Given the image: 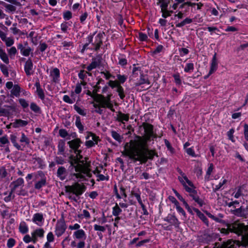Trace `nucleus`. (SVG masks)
<instances>
[{
	"instance_id": "1",
	"label": "nucleus",
	"mask_w": 248,
	"mask_h": 248,
	"mask_svg": "<svg viewBox=\"0 0 248 248\" xmlns=\"http://www.w3.org/2000/svg\"><path fill=\"white\" fill-rule=\"evenodd\" d=\"M139 138L140 140L137 141L138 142L134 141L125 143L122 154L134 162L140 161L145 163L148 159H152L156 154L154 150L148 149L146 141Z\"/></svg>"
},
{
	"instance_id": "2",
	"label": "nucleus",
	"mask_w": 248,
	"mask_h": 248,
	"mask_svg": "<svg viewBox=\"0 0 248 248\" xmlns=\"http://www.w3.org/2000/svg\"><path fill=\"white\" fill-rule=\"evenodd\" d=\"M81 141L79 139H76L68 142L69 147L74 150L76 156L71 157L70 164L75 168L76 173L73 174L78 181H82L86 177H91V173L89 165L82 160V156L80 155L81 151L78 150Z\"/></svg>"
},
{
	"instance_id": "3",
	"label": "nucleus",
	"mask_w": 248,
	"mask_h": 248,
	"mask_svg": "<svg viewBox=\"0 0 248 248\" xmlns=\"http://www.w3.org/2000/svg\"><path fill=\"white\" fill-rule=\"evenodd\" d=\"M229 231L233 232L239 235H241L243 244L248 247V226L239 222H235L227 224V229H222L221 232L228 233Z\"/></svg>"
},
{
	"instance_id": "4",
	"label": "nucleus",
	"mask_w": 248,
	"mask_h": 248,
	"mask_svg": "<svg viewBox=\"0 0 248 248\" xmlns=\"http://www.w3.org/2000/svg\"><path fill=\"white\" fill-rule=\"evenodd\" d=\"M24 181L22 178H18L17 180L11 183L12 193H15L18 195L25 196L27 192L23 188Z\"/></svg>"
},
{
	"instance_id": "5",
	"label": "nucleus",
	"mask_w": 248,
	"mask_h": 248,
	"mask_svg": "<svg viewBox=\"0 0 248 248\" xmlns=\"http://www.w3.org/2000/svg\"><path fill=\"white\" fill-rule=\"evenodd\" d=\"M180 173L181 175L178 177V180L186 191L191 194L196 193L195 186L193 183L188 179L185 173L182 172Z\"/></svg>"
},
{
	"instance_id": "6",
	"label": "nucleus",
	"mask_w": 248,
	"mask_h": 248,
	"mask_svg": "<svg viewBox=\"0 0 248 248\" xmlns=\"http://www.w3.org/2000/svg\"><path fill=\"white\" fill-rule=\"evenodd\" d=\"M173 2V0H158L157 4L159 5L161 8V11L162 13V16L164 18H167L171 16L173 13L172 10L169 9L168 6Z\"/></svg>"
},
{
	"instance_id": "7",
	"label": "nucleus",
	"mask_w": 248,
	"mask_h": 248,
	"mask_svg": "<svg viewBox=\"0 0 248 248\" xmlns=\"http://www.w3.org/2000/svg\"><path fill=\"white\" fill-rule=\"evenodd\" d=\"M143 128L144 129L145 136L143 137L137 136L134 140H130L129 142L136 141V142H138L137 141L140 140L139 138H140L142 139L144 141H146V143H147L150 138L153 136V127L151 124H145L143 125Z\"/></svg>"
},
{
	"instance_id": "8",
	"label": "nucleus",
	"mask_w": 248,
	"mask_h": 248,
	"mask_svg": "<svg viewBox=\"0 0 248 248\" xmlns=\"http://www.w3.org/2000/svg\"><path fill=\"white\" fill-rule=\"evenodd\" d=\"M67 229V226L65 221L63 217L57 220L55 227V233L58 237L61 236L65 232Z\"/></svg>"
},
{
	"instance_id": "9",
	"label": "nucleus",
	"mask_w": 248,
	"mask_h": 248,
	"mask_svg": "<svg viewBox=\"0 0 248 248\" xmlns=\"http://www.w3.org/2000/svg\"><path fill=\"white\" fill-rule=\"evenodd\" d=\"M111 95V94H108L106 97L103 95H100V98L98 100V102L101 108H107L110 109L112 112H114L115 109L113 108V105L110 100Z\"/></svg>"
},
{
	"instance_id": "10",
	"label": "nucleus",
	"mask_w": 248,
	"mask_h": 248,
	"mask_svg": "<svg viewBox=\"0 0 248 248\" xmlns=\"http://www.w3.org/2000/svg\"><path fill=\"white\" fill-rule=\"evenodd\" d=\"M34 188L40 189L45 186L46 184V178L44 172L41 170L38 171L37 178L34 180Z\"/></svg>"
},
{
	"instance_id": "11",
	"label": "nucleus",
	"mask_w": 248,
	"mask_h": 248,
	"mask_svg": "<svg viewBox=\"0 0 248 248\" xmlns=\"http://www.w3.org/2000/svg\"><path fill=\"white\" fill-rule=\"evenodd\" d=\"M6 87L8 89H11V96L18 97L20 96L21 88L18 84L13 85L12 81H8L6 83Z\"/></svg>"
},
{
	"instance_id": "12",
	"label": "nucleus",
	"mask_w": 248,
	"mask_h": 248,
	"mask_svg": "<svg viewBox=\"0 0 248 248\" xmlns=\"http://www.w3.org/2000/svg\"><path fill=\"white\" fill-rule=\"evenodd\" d=\"M108 84L112 89L116 88V92L118 93V95L121 99H123L125 97L124 89L119 84V82L117 80H109Z\"/></svg>"
},
{
	"instance_id": "13",
	"label": "nucleus",
	"mask_w": 248,
	"mask_h": 248,
	"mask_svg": "<svg viewBox=\"0 0 248 248\" xmlns=\"http://www.w3.org/2000/svg\"><path fill=\"white\" fill-rule=\"evenodd\" d=\"M87 140L85 142V145L88 148H91L98 143L99 140V137L92 133H89L86 137Z\"/></svg>"
},
{
	"instance_id": "14",
	"label": "nucleus",
	"mask_w": 248,
	"mask_h": 248,
	"mask_svg": "<svg viewBox=\"0 0 248 248\" xmlns=\"http://www.w3.org/2000/svg\"><path fill=\"white\" fill-rule=\"evenodd\" d=\"M105 36L104 32L97 34L93 38L92 36H89L88 39L90 42L95 46H100L102 45V38Z\"/></svg>"
},
{
	"instance_id": "15",
	"label": "nucleus",
	"mask_w": 248,
	"mask_h": 248,
	"mask_svg": "<svg viewBox=\"0 0 248 248\" xmlns=\"http://www.w3.org/2000/svg\"><path fill=\"white\" fill-rule=\"evenodd\" d=\"M31 221L39 227H42L45 222L44 215L42 213H36L33 215Z\"/></svg>"
},
{
	"instance_id": "16",
	"label": "nucleus",
	"mask_w": 248,
	"mask_h": 248,
	"mask_svg": "<svg viewBox=\"0 0 248 248\" xmlns=\"http://www.w3.org/2000/svg\"><path fill=\"white\" fill-rule=\"evenodd\" d=\"M231 213L235 216L240 217H247L248 215V209L243 206H240L236 209H231Z\"/></svg>"
},
{
	"instance_id": "17",
	"label": "nucleus",
	"mask_w": 248,
	"mask_h": 248,
	"mask_svg": "<svg viewBox=\"0 0 248 248\" xmlns=\"http://www.w3.org/2000/svg\"><path fill=\"white\" fill-rule=\"evenodd\" d=\"M164 220L169 222L171 226H174L175 228L179 227L180 222L173 214H169L164 218Z\"/></svg>"
},
{
	"instance_id": "18",
	"label": "nucleus",
	"mask_w": 248,
	"mask_h": 248,
	"mask_svg": "<svg viewBox=\"0 0 248 248\" xmlns=\"http://www.w3.org/2000/svg\"><path fill=\"white\" fill-rule=\"evenodd\" d=\"M45 231L42 228H37L31 233V235L33 237V243H35L38 241V238H43L44 237Z\"/></svg>"
},
{
	"instance_id": "19",
	"label": "nucleus",
	"mask_w": 248,
	"mask_h": 248,
	"mask_svg": "<svg viewBox=\"0 0 248 248\" xmlns=\"http://www.w3.org/2000/svg\"><path fill=\"white\" fill-rule=\"evenodd\" d=\"M217 53H215L213 56L210 63V69L208 75L205 78L208 77L210 75L214 73L218 68V62L217 59Z\"/></svg>"
},
{
	"instance_id": "20",
	"label": "nucleus",
	"mask_w": 248,
	"mask_h": 248,
	"mask_svg": "<svg viewBox=\"0 0 248 248\" xmlns=\"http://www.w3.org/2000/svg\"><path fill=\"white\" fill-rule=\"evenodd\" d=\"M50 77L53 82L57 83L60 81V72L58 68H54L50 72Z\"/></svg>"
},
{
	"instance_id": "21",
	"label": "nucleus",
	"mask_w": 248,
	"mask_h": 248,
	"mask_svg": "<svg viewBox=\"0 0 248 248\" xmlns=\"http://www.w3.org/2000/svg\"><path fill=\"white\" fill-rule=\"evenodd\" d=\"M72 192L76 195L79 196L81 195L84 191V187L78 184H77L74 186H73L70 188Z\"/></svg>"
},
{
	"instance_id": "22",
	"label": "nucleus",
	"mask_w": 248,
	"mask_h": 248,
	"mask_svg": "<svg viewBox=\"0 0 248 248\" xmlns=\"http://www.w3.org/2000/svg\"><path fill=\"white\" fill-rule=\"evenodd\" d=\"M73 236L75 239L79 240H85L86 239V232L82 229L75 231L73 232Z\"/></svg>"
},
{
	"instance_id": "23",
	"label": "nucleus",
	"mask_w": 248,
	"mask_h": 248,
	"mask_svg": "<svg viewBox=\"0 0 248 248\" xmlns=\"http://www.w3.org/2000/svg\"><path fill=\"white\" fill-rule=\"evenodd\" d=\"M239 246V242L229 240L226 242H224L220 246V248H236Z\"/></svg>"
},
{
	"instance_id": "24",
	"label": "nucleus",
	"mask_w": 248,
	"mask_h": 248,
	"mask_svg": "<svg viewBox=\"0 0 248 248\" xmlns=\"http://www.w3.org/2000/svg\"><path fill=\"white\" fill-rule=\"evenodd\" d=\"M28 124V122L27 121L23 120L21 119H16L12 124V125L13 127L15 128H17L25 126Z\"/></svg>"
},
{
	"instance_id": "25",
	"label": "nucleus",
	"mask_w": 248,
	"mask_h": 248,
	"mask_svg": "<svg viewBox=\"0 0 248 248\" xmlns=\"http://www.w3.org/2000/svg\"><path fill=\"white\" fill-rule=\"evenodd\" d=\"M33 68V63L31 59H28L25 64L24 70L26 74L28 76H30L32 74Z\"/></svg>"
},
{
	"instance_id": "26",
	"label": "nucleus",
	"mask_w": 248,
	"mask_h": 248,
	"mask_svg": "<svg viewBox=\"0 0 248 248\" xmlns=\"http://www.w3.org/2000/svg\"><path fill=\"white\" fill-rule=\"evenodd\" d=\"M57 175L61 180H64L67 176L65 168L62 166L60 167L57 170Z\"/></svg>"
},
{
	"instance_id": "27",
	"label": "nucleus",
	"mask_w": 248,
	"mask_h": 248,
	"mask_svg": "<svg viewBox=\"0 0 248 248\" xmlns=\"http://www.w3.org/2000/svg\"><path fill=\"white\" fill-rule=\"evenodd\" d=\"M100 60L99 58H93L91 64L87 67L88 71H90L93 69L96 68L100 64Z\"/></svg>"
},
{
	"instance_id": "28",
	"label": "nucleus",
	"mask_w": 248,
	"mask_h": 248,
	"mask_svg": "<svg viewBox=\"0 0 248 248\" xmlns=\"http://www.w3.org/2000/svg\"><path fill=\"white\" fill-rule=\"evenodd\" d=\"M59 134L60 136L63 138H66V140H70L71 137L72 138H75L76 137V134L73 133L70 135L67 131L64 129H61L59 131Z\"/></svg>"
},
{
	"instance_id": "29",
	"label": "nucleus",
	"mask_w": 248,
	"mask_h": 248,
	"mask_svg": "<svg viewBox=\"0 0 248 248\" xmlns=\"http://www.w3.org/2000/svg\"><path fill=\"white\" fill-rule=\"evenodd\" d=\"M193 210L196 212L197 216L204 222V223H205L206 226H208V220L205 215L197 208H193Z\"/></svg>"
},
{
	"instance_id": "30",
	"label": "nucleus",
	"mask_w": 248,
	"mask_h": 248,
	"mask_svg": "<svg viewBox=\"0 0 248 248\" xmlns=\"http://www.w3.org/2000/svg\"><path fill=\"white\" fill-rule=\"evenodd\" d=\"M65 140H61L59 141L58 145V155H63L65 151Z\"/></svg>"
},
{
	"instance_id": "31",
	"label": "nucleus",
	"mask_w": 248,
	"mask_h": 248,
	"mask_svg": "<svg viewBox=\"0 0 248 248\" xmlns=\"http://www.w3.org/2000/svg\"><path fill=\"white\" fill-rule=\"evenodd\" d=\"M18 229L19 232L22 234H25L29 232L28 226L24 221L20 222Z\"/></svg>"
},
{
	"instance_id": "32",
	"label": "nucleus",
	"mask_w": 248,
	"mask_h": 248,
	"mask_svg": "<svg viewBox=\"0 0 248 248\" xmlns=\"http://www.w3.org/2000/svg\"><path fill=\"white\" fill-rule=\"evenodd\" d=\"M17 23H15L13 24L12 27L10 28V30L14 35H18L21 36L24 35L25 33L16 27Z\"/></svg>"
},
{
	"instance_id": "33",
	"label": "nucleus",
	"mask_w": 248,
	"mask_h": 248,
	"mask_svg": "<svg viewBox=\"0 0 248 248\" xmlns=\"http://www.w3.org/2000/svg\"><path fill=\"white\" fill-rule=\"evenodd\" d=\"M129 120V115L119 112L117 115V120L124 123V121L127 122Z\"/></svg>"
},
{
	"instance_id": "34",
	"label": "nucleus",
	"mask_w": 248,
	"mask_h": 248,
	"mask_svg": "<svg viewBox=\"0 0 248 248\" xmlns=\"http://www.w3.org/2000/svg\"><path fill=\"white\" fill-rule=\"evenodd\" d=\"M74 108L78 113L79 115L85 116L87 114V111L86 109L83 108L82 107H79L77 105L75 104L74 105Z\"/></svg>"
},
{
	"instance_id": "35",
	"label": "nucleus",
	"mask_w": 248,
	"mask_h": 248,
	"mask_svg": "<svg viewBox=\"0 0 248 248\" xmlns=\"http://www.w3.org/2000/svg\"><path fill=\"white\" fill-rule=\"evenodd\" d=\"M118 204L116 203L115 206L112 208V215L114 216H119L122 213V210Z\"/></svg>"
},
{
	"instance_id": "36",
	"label": "nucleus",
	"mask_w": 248,
	"mask_h": 248,
	"mask_svg": "<svg viewBox=\"0 0 248 248\" xmlns=\"http://www.w3.org/2000/svg\"><path fill=\"white\" fill-rule=\"evenodd\" d=\"M146 84L148 85L150 84V83L148 80V79L145 78L144 76L141 75L140 77V80L139 81H137L135 83V85L138 86H140L141 84Z\"/></svg>"
},
{
	"instance_id": "37",
	"label": "nucleus",
	"mask_w": 248,
	"mask_h": 248,
	"mask_svg": "<svg viewBox=\"0 0 248 248\" xmlns=\"http://www.w3.org/2000/svg\"><path fill=\"white\" fill-rule=\"evenodd\" d=\"M133 195L136 198L138 202L140 204L142 210H145L146 211V207L145 205L143 204L140 195V194L138 193H132Z\"/></svg>"
},
{
	"instance_id": "38",
	"label": "nucleus",
	"mask_w": 248,
	"mask_h": 248,
	"mask_svg": "<svg viewBox=\"0 0 248 248\" xmlns=\"http://www.w3.org/2000/svg\"><path fill=\"white\" fill-rule=\"evenodd\" d=\"M0 58L5 63H9V59L8 56L4 50H3L1 47H0Z\"/></svg>"
},
{
	"instance_id": "39",
	"label": "nucleus",
	"mask_w": 248,
	"mask_h": 248,
	"mask_svg": "<svg viewBox=\"0 0 248 248\" xmlns=\"http://www.w3.org/2000/svg\"><path fill=\"white\" fill-rule=\"evenodd\" d=\"M30 108L32 111L36 113H41L40 108L35 103L31 102L30 104Z\"/></svg>"
},
{
	"instance_id": "40",
	"label": "nucleus",
	"mask_w": 248,
	"mask_h": 248,
	"mask_svg": "<svg viewBox=\"0 0 248 248\" xmlns=\"http://www.w3.org/2000/svg\"><path fill=\"white\" fill-rule=\"evenodd\" d=\"M112 137L116 141L119 142H121L122 141L123 137L117 132L112 131L111 132Z\"/></svg>"
},
{
	"instance_id": "41",
	"label": "nucleus",
	"mask_w": 248,
	"mask_h": 248,
	"mask_svg": "<svg viewBox=\"0 0 248 248\" xmlns=\"http://www.w3.org/2000/svg\"><path fill=\"white\" fill-rule=\"evenodd\" d=\"M75 124L79 129L80 132H82L83 131L84 126L81 122L80 118L79 116L76 117Z\"/></svg>"
},
{
	"instance_id": "42",
	"label": "nucleus",
	"mask_w": 248,
	"mask_h": 248,
	"mask_svg": "<svg viewBox=\"0 0 248 248\" xmlns=\"http://www.w3.org/2000/svg\"><path fill=\"white\" fill-rule=\"evenodd\" d=\"M11 142L13 144L14 146L18 150H23V148L21 145H19L16 140V137L13 136L11 138Z\"/></svg>"
},
{
	"instance_id": "43",
	"label": "nucleus",
	"mask_w": 248,
	"mask_h": 248,
	"mask_svg": "<svg viewBox=\"0 0 248 248\" xmlns=\"http://www.w3.org/2000/svg\"><path fill=\"white\" fill-rule=\"evenodd\" d=\"M226 205L231 207V209H236V208L239 206V202L238 201H234L227 203Z\"/></svg>"
},
{
	"instance_id": "44",
	"label": "nucleus",
	"mask_w": 248,
	"mask_h": 248,
	"mask_svg": "<svg viewBox=\"0 0 248 248\" xmlns=\"http://www.w3.org/2000/svg\"><path fill=\"white\" fill-rule=\"evenodd\" d=\"M194 70V64L193 63H187L184 68V71L186 73H191Z\"/></svg>"
},
{
	"instance_id": "45",
	"label": "nucleus",
	"mask_w": 248,
	"mask_h": 248,
	"mask_svg": "<svg viewBox=\"0 0 248 248\" xmlns=\"http://www.w3.org/2000/svg\"><path fill=\"white\" fill-rule=\"evenodd\" d=\"M226 179L222 178L220 180V181L219 182L218 184L216 185L214 187V190L215 191L218 190L226 183Z\"/></svg>"
},
{
	"instance_id": "46",
	"label": "nucleus",
	"mask_w": 248,
	"mask_h": 248,
	"mask_svg": "<svg viewBox=\"0 0 248 248\" xmlns=\"http://www.w3.org/2000/svg\"><path fill=\"white\" fill-rule=\"evenodd\" d=\"M62 99L64 102L70 104H73L76 101V99L75 98H71L68 95H64L63 96Z\"/></svg>"
},
{
	"instance_id": "47",
	"label": "nucleus",
	"mask_w": 248,
	"mask_h": 248,
	"mask_svg": "<svg viewBox=\"0 0 248 248\" xmlns=\"http://www.w3.org/2000/svg\"><path fill=\"white\" fill-rule=\"evenodd\" d=\"M78 217L81 218H85L86 219H90L91 218V215L89 211L84 209L82 211V214L78 215Z\"/></svg>"
},
{
	"instance_id": "48",
	"label": "nucleus",
	"mask_w": 248,
	"mask_h": 248,
	"mask_svg": "<svg viewBox=\"0 0 248 248\" xmlns=\"http://www.w3.org/2000/svg\"><path fill=\"white\" fill-rule=\"evenodd\" d=\"M117 78L118 80L117 81L119 82V84H123L126 80L127 77L125 75H121L120 74L117 75Z\"/></svg>"
},
{
	"instance_id": "49",
	"label": "nucleus",
	"mask_w": 248,
	"mask_h": 248,
	"mask_svg": "<svg viewBox=\"0 0 248 248\" xmlns=\"http://www.w3.org/2000/svg\"><path fill=\"white\" fill-rule=\"evenodd\" d=\"M20 142L21 143H24L25 145H29L30 141L29 139L25 135V134L24 133H22Z\"/></svg>"
},
{
	"instance_id": "50",
	"label": "nucleus",
	"mask_w": 248,
	"mask_h": 248,
	"mask_svg": "<svg viewBox=\"0 0 248 248\" xmlns=\"http://www.w3.org/2000/svg\"><path fill=\"white\" fill-rule=\"evenodd\" d=\"M47 241L45 243L50 244V243L53 242L54 241V235L52 232H48L46 235Z\"/></svg>"
},
{
	"instance_id": "51",
	"label": "nucleus",
	"mask_w": 248,
	"mask_h": 248,
	"mask_svg": "<svg viewBox=\"0 0 248 248\" xmlns=\"http://www.w3.org/2000/svg\"><path fill=\"white\" fill-rule=\"evenodd\" d=\"M21 48V52L22 55L25 56H28L30 55V52L31 51V47H20Z\"/></svg>"
},
{
	"instance_id": "52",
	"label": "nucleus",
	"mask_w": 248,
	"mask_h": 248,
	"mask_svg": "<svg viewBox=\"0 0 248 248\" xmlns=\"http://www.w3.org/2000/svg\"><path fill=\"white\" fill-rule=\"evenodd\" d=\"M0 68L3 74L5 77H8L9 76V72L7 66L4 64H1L0 65Z\"/></svg>"
},
{
	"instance_id": "53",
	"label": "nucleus",
	"mask_w": 248,
	"mask_h": 248,
	"mask_svg": "<svg viewBox=\"0 0 248 248\" xmlns=\"http://www.w3.org/2000/svg\"><path fill=\"white\" fill-rule=\"evenodd\" d=\"M18 102L23 108H26L29 107L28 102L24 99L20 98L18 99Z\"/></svg>"
},
{
	"instance_id": "54",
	"label": "nucleus",
	"mask_w": 248,
	"mask_h": 248,
	"mask_svg": "<svg viewBox=\"0 0 248 248\" xmlns=\"http://www.w3.org/2000/svg\"><path fill=\"white\" fill-rule=\"evenodd\" d=\"M2 41L5 42L8 46H10L14 44V39L12 37H7L6 36L5 39H4Z\"/></svg>"
},
{
	"instance_id": "55",
	"label": "nucleus",
	"mask_w": 248,
	"mask_h": 248,
	"mask_svg": "<svg viewBox=\"0 0 248 248\" xmlns=\"http://www.w3.org/2000/svg\"><path fill=\"white\" fill-rule=\"evenodd\" d=\"M97 177V181H108L109 179V176L108 175L105 176L103 174H99L97 173L96 174Z\"/></svg>"
},
{
	"instance_id": "56",
	"label": "nucleus",
	"mask_w": 248,
	"mask_h": 248,
	"mask_svg": "<svg viewBox=\"0 0 248 248\" xmlns=\"http://www.w3.org/2000/svg\"><path fill=\"white\" fill-rule=\"evenodd\" d=\"M234 133V130L233 128H232L229 130L227 132V136L230 140H231L232 142H234V139L233 138V134Z\"/></svg>"
},
{
	"instance_id": "57",
	"label": "nucleus",
	"mask_w": 248,
	"mask_h": 248,
	"mask_svg": "<svg viewBox=\"0 0 248 248\" xmlns=\"http://www.w3.org/2000/svg\"><path fill=\"white\" fill-rule=\"evenodd\" d=\"M37 176H38V171L34 172V173L28 174L27 175V176L26 177V179L27 181H29L33 178V181H34V180H35L36 178H37Z\"/></svg>"
},
{
	"instance_id": "58",
	"label": "nucleus",
	"mask_w": 248,
	"mask_h": 248,
	"mask_svg": "<svg viewBox=\"0 0 248 248\" xmlns=\"http://www.w3.org/2000/svg\"><path fill=\"white\" fill-rule=\"evenodd\" d=\"M54 160L56 164L62 165L65 163V159L62 156H55Z\"/></svg>"
},
{
	"instance_id": "59",
	"label": "nucleus",
	"mask_w": 248,
	"mask_h": 248,
	"mask_svg": "<svg viewBox=\"0 0 248 248\" xmlns=\"http://www.w3.org/2000/svg\"><path fill=\"white\" fill-rule=\"evenodd\" d=\"M8 142L9 140L6 135L0 138V146L1 147Z\"/></svg>"
},
{
	"instance_id": "60",
	"label": "nucleus",
	"mask_w": 248,
	"mask_h": 248,
	"mask_svg": "<svg viewBox=\"0 0 248 248\" xmlns=\"http://www.w3.org/2000/svg\"><path fill=\"white\" fill-rule=\"evenodd\" d=\"M186 152L188 155L192 157L196 156L193 147L186 148Z\"/></svg>"
},
{
	"instance_id": "61",
	"label": "nucleus",
	"mask_w": 248,
	"mask_h": 248,
	"mask_svg": "<svg viewBox=\"0 0 248 248\" xmlns=\"http://www.w3.org/2000/svg\"><path fill=\"white\" fill-rule=\"evenodd\" d=\"M94 230L96 231L104 232L106 231V228L104 226L94 224L93 226Z\"/></svg>"
},
{
	"instance_id": "62",
	"label": "nucleus",
	"mask_w": 248,
	"mask_h": 248,
	"mask_svg": "<svg viewBox=\"0 0 248 248\" xmlns=\"http://www.w3.org/2000/svg\"><path fill=\"white\" fill-rule=\"evenodd\" d=\"M139 39L141 41H147L148 36L146 34L140 32L139 33Z\"/></svg>"
},
{
	"instance_id": "63",
	"label": "nucleus",
	"mask_w": 248,
	"mask_h": 248,
	"mask_svg": "<svg viewBox=\"0 0 248 248\" xmlns=\"http://www.w3.org/2000/svg\"><path fill=\"white\" fill-rule=\"evenodd\" d=\"M4 5L5 8L10 12H14L16 10V7L13 5L4 3Z\"/></svg>"
},
{
	"instance_id": "64",
	"label": "nucleus",
	"mask_w": 248,
	"mask_h": 248,
	"mask_svg": "<svg viewBox=\"0 0 248 248\" xmlns=\"http://www.w3.org/2000/svg\"><path fill=\"white\" fill-rule=\"evenodd\" d=\"M23 241L26 243H29L31 242H32L33 243V237L31 235V236L29 234H26L23 237Z\"/></svg>"
}]
</instances>
